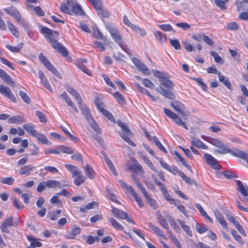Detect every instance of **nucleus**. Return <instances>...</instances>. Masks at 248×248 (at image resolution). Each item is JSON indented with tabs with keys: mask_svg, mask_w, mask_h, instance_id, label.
Masks as SVG:
<instances>
[{
	"mask_svg": "<svg viewBox=\"0 0 248 248\" xmlns=\"http://www.w3.org/2000/svg\"><path fill=\"white\" fill-rule=\"evenodd\" d=\"M41 32L44 34L54 49L58 51L63 57H68L69 53L66 47L57 41L59 37V33L57 31L44 27L42 28Z\"/></svg>",
	"mask_w": 248,
	"mask_h": 248,
	"instance_id": "1",
	"label": "nucleus"
},
{
	"mask_svg": "<svg viewBox=\"0 0 248 248\" xmlns=\"http://www.w3.org/2000/svg\"><path fill=\"white\" fill-rule=\"evenodd\" d=\"M79 108L81 109L82 114L85 116L86 120L87 121L88 123L92 128L93 129L96 133L101 134V130L99 127L98 124L92 117L89 109L84 104H82L81 103L79 104Z\"/></svg>",
	"mask_w": 248,
	"mask_h": 248,
	"instance_id": "2",
	"label": "nucleus"
},
{
	"mask_svg": "<svg viewBox=\"0 0 248 248\" xmlns=\"http://www.w3.org/2000/svg\"><path fill=\"white\" fill-rule=\"evenodd\" d=\"M65 167L72 173L73 177H77L74 181L76 186H79L85 182V177L82 175L81 172L78 170L77 166L66 164Z\"/></svg>",
	"mask_w": 248,
	"mask_h": 248,
	"instance_id": "3",
	"label": "nucleus"
},
{
	"mask_svg": "<svg viewBox=\"0 0 248 248\" xmlns=\"http://www.w3.org/2000/svg\"><path fill=\"white\" fill-rule=\"evenodd\" d=\"M207 141L211 144L217 147V149H215V151L217 153L226 154L231 152L229 147L218 139L209 138Z\"/></svg>",
	"mask_w": 248,
	"mask_h": 248,
	"instance_id": "4",
	"label": "nucleus"
},
{
	"mask_svg": "<svg viewBox=\"0 0 248 248\" xmlns=\"http://www.w3.org/2000/svg\"><path fill=\"white\" fill-rule=\"evenodd\" d=\"M154 76L158 78L161 84L168 89H171L173 87V82L169 79V75L164 72H161L158 70L153 71Z\"/></svg>",
	"mask_w": 248,
	"mask_h": 248,
	"instance_id": "5",
	"label": "nucleus"
},
{
	"mask_svg": "<svg viewBox=\"0 0 248 248\" xmlns=\"http://www.w3.org/2000/svg\"><path fill=\"white\" fill-rule=\"evenodd\" d=\"M118 125L121 127L122 130V132H120V136L125 142L128 143L130 145L132 146H135L136 145L133 142V141L130 139V137L132 136V133L129 129L128 127L122 122L118 121Z\"/></svg>",
	"mask_w": 248,
	"mask_h": 248,
	"instance_id": "6",
	"label": "nucleus"
},
{
	"mask_svg": "<svg viewBox=\"0 0 248 248\" xmlns=\"http://www.w3.org/2000/svg\"><path fill=\"white\" fill-rule=\"evenodd\" d=\"M38 58L40 62L44 64V66L47 70L50 71L54 75L59 78H62L61 75L59 73L58 70L54 67V66L51 63L50 61L43 53H40Z\"/></svg>",
	"mask_w": 248,
	"mask_h": 248,
	"instance_id": "7",
	"label": "nucleus"
},
{
	"mask_svg": "<svg viewBox=\"0 0 248 248\" xmlns=\"http://www.w3.org/2000/svg\"><path fill=\"white\" fill-rule=\"evenodd\" d=\"M118 182L120 183L121 186L124 189L128 192H129L130 194L132 195L135 200L137 202L139 206L140 207H141L143 206V204L142 203V201L141 199L138 196V194L133 188V187L131 186L128 185L127 184L124 183V182L121 180H118Z\"/></svg>",
	"mask_w": 248,
	"mask_h": 248,
	"instance_id": "8",
	"label": "nucleus"
},
{
	"mask_svg": "<svg viewBox=\"0 0 248 248\" xmlns=\"http://www.w3.org/2000/svg\"><path fill=\"white\" fill-rule=\"evenodd\" d=\"M236 184L238 186V189L242 194L240 200L243 202L248 204V187L240 181L237 180Z\"/></svg>",
	"mask_w": 248,
	"mask_h": 248,
	"instance_id": "9",
	"label": "nucleus"
},
{
	"mask_svg": "<svg viewBox=\"0 0 248 248\" xmlns=\"http://www.w3.org/2000/svg\"><path fill=\"white\" fill-rule=\"evenodd\" d=\"M112 213L113 215L118 218L125 219L129 223L132 224L134 223V221L128 217V215L126 212L120 210V209L113 207L112 209Z\"/></svg>",
	"mask_w": 248,
	"mask_h": 248,
	"instance_id": "10",
	"label": "nucleus"
},
{
	"mask_svg": "<svg viewBox=\"0 0 248 248\" xmlns=\"http://www.w3.org/2000/svg\"><path fill=\"white\" fill-rule=\"evenodd\" d=\"M0 93L2 95L10 99L12 101L16 102V97L8 87L1 85V87H0Z\"/></svg>",
	"mask_w": 248,
	"mask_h": 248,
	"instance_id": "11",
	"label": "nucleus"
},
{
	"mask_svg": "<svg viewBox=\"0 0 248 248\" xmlns=\"http://www.w3.org/2000/svg\"><path fill=\"white\" fill-rule=\"evenodd\" d=\"M132 61L137 68L143 73L147 75L150 74V71L149 70L146 65L139 59L136 58H133L132 59Z\"/></svg>",
	"mask_w": 248,
	"mask_h": 248,
	"instance_id": "12",
	"label": "nucleus"
},
{
	"mask_svg": "<svg viewBox=\"0 0 248 248\" xmlns=\"http://www.w3.org/2000/svg\"><path fill=\"white\" fill-rule=\"evenodd\" d=\"M93 8L101 18H108L109 16L110 13L108 10L103 8L102 2L98 3L97 5Z\"/></svg>",
	"mask_w": 248,
	"mask_h": 248,
	"instance_id": "13",
	"label": "nucleus"
},
{
	"mask_svg": "<svg viewBox=\"0 0 248 248\" xmlns=\"http://www.w3.org/2000/svg\"><path fill=\"white\" fill-rule=\"evenodd\" d=\"M0 78L4 82L11 87H15V82L12 78L5 71L1 69H0Z\"/></svg>",
	"mask_w": 248,
	"mask_h": 248,
	"instance_id": "14",
	"label": "nucleus"
},
{
	"mask_svg": "<svg viewBox=\"0 0 248 248\" xmlns=\"http://www.w3.org/2000/svg\"><path fill=\"white\" fill-rule=\"evenodd\" d=\"M4 11L8 15L13 16L16 22L22 17L19 11L15 7L11 6L8 8L4 9Z\"/></svg>",
	"mask_w": 248,
	"mask_h": 248,
	"instance_id": "15",
	"label": "nucleus"
},
{
	"mask_svg": "<svg viewBox=\"0 0 248 248\" xmlns=\"http://www.w3.org/2000/svg\"><path fill=\"white\" fill-rule=\"evenodd\" d=\"M204 158L206 163L212 166L214 169L216 170L219 169V166L217 163V159L212 155L208 154H205L204 155Z\"/></svg>",
	"mask_w": 248,
	"mask_h": 248,
	"instance_id": "16",
	"label": "nucleus"
},
{
	"mask_svg": "<svg viewBox=\"0 0 248 248\" xmlns=\"http://www.w3.org/2000/svg\"><path fill=\"white\" fill-rule=\"evenodd\" d=\"M67 4L69 7H71V12L76 14L82 15L83 11L81 7L78 4H75L73 0H67Z\"/></svg>",
	"mask_w": 248,
	"mask_h": 248,
	"instance_id": "17",
	"label": "nucleus"
},
{
	"mask_svg": "<svg viewBox=\"0 0 248 248\" xmlns=\"http://www.w3.org/2000/svg\"><path fill=\"white\" fill-rule=\"evenodd\" d=\"M170 105L178 113L181 114L182 115H185V106L184 104L178 101H174L171 102Z\"/></svg>",
	"mask_w": 248,
	"mask_h": 248,
	"instance_id": "18",
	"label": "nucleus"
},
{
	"mask_svg": "<svg viewBox=\"0 0 248 248\" xmlns=\"http://www.w3.org/2000/svg\"><path fill=\"white\" fill-rule=\"evenodd\" d=\"M191 144L192 146L191 147V149L192 150V151L195 154H197V152H196L193 149V145L196 146L197 147L202 148V149L206 150L208 149L207 146L205 145L202 141L196 138H192L191 139Z\"/></svg>",
	"mask_w": 248,
	"mask_h": 248,
	"instance_id": "19",
	"label": "nucleus"
},
{
	"mask_svg": "<svg viewBox=\"0 0 248 248\" xmlns=\"http://www.w3.org/2000/svg\"><path fill=\"white\" fill-rule=\"evenodd\" d=\"M156 91L160 94L164 95L165 97L170 99H173L175 97L174 94L170 90H165L161 86L155 89Z\"/></svg>",
	"mask_w": 248,
	"mask_h": 248,
	"instance_id": "20",
	"label": "nucleus"
},
{
	"mask_svg": "<svg viewBox=\"0 0 248 248\" xmlns=\"http://www.w3.org/2000/svg\"><path fill=\"white\" fill-rule=\"evenodd\" d=\"M215 216L218 221V222L220 224V225L227 231L229 230V227L228 224L225 220L223 216L219 211H216L214 213Z\"/></svg>",
	"mask_w": 248,
	"mask_h": 248,
	"instance_id": "21",
	"label": "nucleus"
},
{
	"mask_svg": "<svg viewBox=\"0 0 248 248\" xmlns=\"http://www.w3.org/2000/svg\"><path fill=\"white\" fill-rule=\"evenodd\" d=\"M34 169V167L31 165H26L21 167L18 170V173L20 175H29Z\"/></svg>",
	"mask_w": 248,
	"mask_h": 248,
	"instance_id": "22",
	"label": "nucleus"
},
{
	"mask_svg": "<svg viewBox=\"0 0 248 248\" xmlns=\"http://www.w3.org/2000/svg\"><path fill=\"white\" fill-rule=\"evenodd\" d=\"M129 169L135 171L136 172H140V174H143L145 173L142 167L137 160L134 161L133 164L130 165L129 166Z\"/></svg>",
	"mask_w": 248,
	"mask_h": 248,
	"instance_id": "23",
	"label": "nucleus"
},
{
	"mask_svg": "<svg viewBox=\"0 0 248 248\" xmlns=\"http://www.w3.org/2000/svg\"><path fill=\"white\" fill-rule=\"evenodd\" d=\"M229 220L232 223L236 228L238 230L239 232L243 236H246V232L245 231L243 227L239 224L238 221L233 217H231L229 219Z\"/></svg>",
	"mask_w": 248,
	"mask_h": 248,
	"instance_id": "24",
	"label": "nucleus"
},
{
	"mask_svg": "<svg viewBox=\"0 0 248 248\" xmlns=\"http://www.w3.org/2000/svg\"><path fill=\"white\" fill-rule=\"evenodd\" d=\"M46 187L51 188H55L57 187L61 188L62 186H67L66 185H62L61 183L59 181L52 179L46 181Z\"/></svg>",
	"mask_w": 248,
	"mask_h": 248,
	"instance_id": "25",
	"label": "nucleus"
},
{
	"mask_svg": "<svg viewBox=\"0 0 248 248\" xmlns=\"http://www.w3.org/2000/svg\"><path fill=\"white\" fill-rule=\"evenodd\" d=\"M81 232V229L78 227H74L71 230V231L68 232L65 235L67 239H74L77 235H78Z\"/></svg>",
	"mask_w": 248,
	"mask_h": 248,
	"instance_id": "26",
	"label": "nucleus"
},
{
	"mask_svg": "<svg viewBox=\"0 0 248 248\" xmlns=\"http://www.w3.org/2000/svg\"><path fill=\"white\" fill-rule=\"evenodd\" d=\"M218 77L219 81L223 83L227 89L229 90H232V87L231 82L229 81L227 77H225L221 73L218 74Z\"/></svg>",
	"mask_w": 248,
	"mask_h": 248,
	"instance_id": "27",
	"label": "nucleus"
},
{
	"mask_svg": "<svg viewBox=\"0 0 248 248\" xmlns=\"http://www.w3.org/2000/svg\"><path fill=\"white\" fill-rule=\"evenodd\" d=\"M66 90L69 93L74 96L78 103L80 104L82 102V99L78 92L71 86L67 87Z\"/></svg>",
	"mask_w": 248,
	"mask_h": 248,
	"instance_id": "28",
	"label": "nucleus"
},
{
	"mask_svg": "<svg viewBox=\"0 0 248 248\" xmlns=\"http://www.w3.org/2000/svg\"><path fill=\"white\" fill-rule=\"evenodd\" d=\"M25 122L26 121L23 117L19 115L13 116L8 120V123L9 124H21Z\"/></svg>",
	"mask_w": 248,
	"mask_h": 248,
	"instance_id": "29",
	"label": "nucleus"
},
{
	"mask_svg": "<svg viewBox=\"0 0 248 248\" xmlns=\"http://www.w3.org/2000/svg\"><path fill=\"white\" fill-rule=\"evenodd\" d=\"M109 32L113 39L116 43H119L121 41L122 38L119 34L118 31L115 28H110L109 29Z\"/></svg>",
	"mask_w": 248,
	"mask_h": 248,
	"instance_id": "30",
	"label": "nucleus"
},
{
	"mask_svg": "<svg viewBox=\"0 0 248 248\" xmlns=\"http://www.w3.org/2000/svg\"><path fill=\"white\" fill-rule=\"evenodd\" d=\"M233 156L241 158L245 160L248 159V154L238 149H235L230 152Z\"/></svg>",
	"mask_w": 248,
	"mask_h": 248,
	"instance_id": "31",
	"label": "nucleus"
},
{
	"mask_svg": "<svg viewBox=\"0 0 248 248\" xmlns=\"http://www.w3.org/2000/svg\"><path fill=\"white\" fill-rule=\"evenodd\" d=\"M114 97L116 100L117 102L121 105H124L126 104L125 98L123 95L119 92H116L113 94Z\"/></svg>",
	"mask_w": 248,
	"mask_h": 248,
	"instance_id": "32",
	"label": "nucleus"
},
{
	"mask_svg": "<svg viewBox=\"0 0 248 248\" xmlns=\"http://www.w3.org/2000/svg\"><path fill=\"white\" fill-rule=\"evenodd\" d=\"M108 221L111 224L112 226L117 230H120L124 231V227L120 224L113 218H108Z\"/></svg>",
	"mask_w": 248,
	"mask_h": 248,
	"instance_id": "33",
	"label": "nucleus"
},
{
	"mask_svg": "<svg viewBox=\"0 0 248 248\" xmlns=\"http://www.w3.org/2000/svg\"><path fill=\"white\" fill-rule=\"evenodd\" d=\"M33 137L36 138L38 140L40 141L43 144H48L49 143L45 135L39 133L38 132H36Z\"/></svg>",
	"mask_w": 248,
	"mask_h": 248,
	"instance_id": "34",
	"label": "nucleus"
},
{
	"mask_svg": "<svg viewBox=\"0 0 248 248\" xmlns=\"http://www.w3.org/2000/svg\"><path fill=\"white\" fill-rule=\"evenodd\" d=\"M7 23L8 29L10 30L13 35L16 38H18L19 36V33L17 31V28L9 21H7Z\"/></svg>",
	"mask_w": 248,
	"mask_h": 248,
	"instance_id": "35",
	"label": "nucleus"
},
{
	"mask_svg": "<svg viewBox=\"0 0 248 248\" xmlns=\"http://www.w3.org/2000/svg\"><path fill=\"white\" fill-rule=\"evenodd\" d=\"M84 171L86 175L90 179H93L94 178L95 172L90 165L87 164L86 165V166L84 167Z\"/></svg>",
	"mask_w": 248,
	"mask_h": 248,
	"instance_id": "36",
	"label": "nucleus"
},
{
	"mask_svg": "<svg viewBox=\"0 0 248 248\" xmlns=\"http://www.w3.org/2000/svg\"><path fill=\"white\" fill-rule=\"evenodd\" d=\"M23 128L26 131L31 134L32 136H34L37 132L34 128L32 124H26L23 125Z\"/></svg>",
	"mask_w": 248,
	"mask_h": 248,
	"instance_id": "37",
	"label": "nucleus"
},
{
	"mask_svg": "<svg viewBox=\"0 0 248 248\" xmlns=\"http://www.w3.org/2000/svg\"><path fill=\"white\" fill-rule=\"evenodd\" d=\"M27 239L31 242V245L34 247H40L42 246V243L37 239L31 235H27Z\"/></svg>",
	"mask_w": 248,
	"mask_h": 248,
	"instance_id": "38",
	"label": "nucleus"
},
{
	"mask_svg": "<svg viewBox=\"0 0 248 248\" xmlns=\"http://www.w3.org/2000/svg\"><path fill=\"white\" fill-rule=\"evenodd\" d=\"M149 227L152 231L154 232L158 235L163 237L165 238L166 235L163 233V232L160 230V229L156 227H155L154 224L152 223H149L148 224Z\"/></svg>",
	"mask_w": 248,
	"mask_h": 248,
	"instance_id": "39",
	"label": "nucleus"
},
{
	"mask_svg": "<svg viewBox=\"0 0 248 248\" xmlns=\"http://www.w3.org/2000/svg\"><path fill=\"white\" fill-rule=\"evenodd\" d=\"M17 22L22 26L27 31L29 32L31 31V27L28 22L22 17L17 21Z\"/></svg>",
	"mask_w": 248,
	"mask_h": 248,
	"instance_id": "40",
	"label": "nucleus"
},
{
	"mask_svg": "<svg viewBox=\"0 0 248 248\" xmlns=\"http://www.w3.org/2000/svg\"><path fill=\"white\" fill-rule=\"evenodd\" d=\"M60 97L62 98L66 102L67 104L73 108L75 105L74 103L70 100L67 93L64 92L60 95Z\"/></svg>",
	"mask_w": 248,
	"mask_h": 248,
	"instance_id": "41",
	"label": "nucleus"
},
{
	"mask_svg": "<svg viewBox=\"0 0 248 248\" xmlns=\"http://www.w3.org/2000/svg\"><path fill=\"white\" fill-rule=\"evenodd\" d=\"M62 130L63 131V132L73 141L75 142H78L79 141V139L74 136L72 135L67 130V129L64 126L61 125L60 126Z\"/></svg>",
	"mask_w": 248,
	"mask_h": 248,
	"instance_id": "42",
	"label": "nucleus"
},
{
	"mask_svg": "<svg viewBox=\"0 0 248 248\" xmlns=\"http://www.w3.org/2000/svg\"><path fill=\"white\" fill-rule=\"evenodd\" d=\"M154 35L156 37V39L161 43L165 42L167 41L166 36L164 34H163L161 31H155L154 32Z\"/></svg>",
	"mask_w": 248,
	"mask_h": 248,
	"instance_id": "43",
	"label": "nucleus"
},
{
	"mask_svg": "<svg viewBox=\"0 0 248 248\" xmlns=\"http://www.w3.org/2000/svg\"><path fill=\"white\" fill-rule=\"evenodd\" d=\"M144 196L146 199V202L148 204L155 209L157 207L156 201L151 198L148 193L147 195H144Z\"/></svg>",
	"mask_w": 248,
	"mask_h": 248,
	"instance_id": "44",
	"label": "nucleus"
},
{
	"mask_svg": "<svg viewBox=\"0 0 248 248\" xmlns=\"http://www.w3.org/2000/svg\"><path fill=\"white\" fill-rule=\"evenodd\" d=\"M23 46V43H20L17 46H13L11 45H7L6 47L13 52H18Z\"/></svg>",
	"mask_w": 248,
	"mask_h": 248,
	"instance_id": "45",
	"label": "nucleus"
},
{
	"mask_svg": "<svg viewBox=\"0 0 248 248\" xmlns=\"http://www.w3.org/2000/svg\"><path fill=\"white\" fill-rule=\"evenodd\" d=\"M197 208L199 209L201 215L208 220L210 222H213L212 219L207 214L206 212L204 210L202 206L200 204H197Z\"/></svg>",
	"mask_w": 248,
	"mask_h": 248,
	"instance_id": "46",
	"label": "nucleus"
},
{
	"mask_svg": "<svg viewBox=\"0 0 248 248\" xmlns=\"http://www.w3.org/2000/svg\"><path fill=\"white\" fill-rule=\"evenodd\" d=\"M105 161L109 168L111 172L116 176L117 175L118 173L116 172L115 168L113 165L112 162L108 159V158L106 156L105 158Z\"/></svg>",
	"mask_w": 248,
	"mask_h": 248,
	"instance_id": "47",
	"label": "nucleus"
},
{
	"mask_svg": "<svg viewBox=\"0 0 248 248\" xmlns=\"http://www.w3.org/2000/svg\"><path fill=\"white\" fill-rule=\"evenodd\" d=\"M62 213L61 210H57L51 212H49L48 214L50 219L52 220H55L58 219V216Z\"/></svg>",
	"mask_w": 248,
	"mask_h": 248,
	"instance_id": "48",
	"label": "nucleus"
},
{
	"mask_svg": "<svg viewBox=\"0 0 248 248\" xmlns=\"http://www.w3.org/2000/svg\"><path fill=\"white\" fill-rule=\"evenodd\" d=\"M153 140L154 142H155V144L156 146L162 152H163L165 153H167L168 152L167 150L164 148V147L162 145L161 142L159 141V140L156 137H154L153 138Z\"/></svg>",
	"mask_w": 248,
	"mask_h": 248,
	"instance_id": "49",
	"label": "nucleus"
},
{
	"mask_svg": "<svg viewBox=\"0 0 248 248\" xmlns=\"http://www.w3.org/2000/svg\"><path fill=\"white\" fill-rule=\"evenodd\" d=\"M71 7H69L68 6V5H67V3H64L62 2L61 4L60 10L62 12L70 15L71 13Z\"/></svg>",
	"mask_w": 248,
	"mask_h": 248,
	"instance_id": "50",
	"label": "nucleus"
},
{
	"mask_svg": "<svg viewBox=\"0 0 248 248\" xmlns=\"http://www.w3.org/2000/svg\"><path fill=\"white\" fill-rule=\"evenodd\" d=\"M158 219L160 225L162 227L167 230L169 229V224H168L166 220L162 216H160L158 217Z\"/></svg>",
	"mask_w": 248,
	"mask_h": 248,
	"instance_id": "51",
	"label": "nucleus"
},
{
	"mask_svg": "<svg viewBox=\"0 0 248 248\" xmlns=\"http://www.w3.org/2000/svg\"><path fill=\"white\" fill-rule=\"evenodd\" d=\"M155 157L159 161L160 165L162 166L163 168L168 170L171 173L172 172L173 169L171 168V167L169 165L164 162L161 158L158 157L157 156H155Z\"/></svg>",
	"mask_w": 248,
	"mask_h": 248,
	"instance_id": "52",
	"label": "nucleus"
},
{
	"mask_svg": "<svg viewBox=\"0 0 248 248\" xmlns=\"http://www.w3.org/2000/svg\"><path fill=\"white\" fill-rule=\"evenodd\" d=\"M173 155H175V158L176 161H180L184 166H186L185 158L177 151H174Z\"/></svg>",
	"mask_w": 248,
	"mask_h": 248,
	"instance_id": "53",
	"label": "nucleus"
},
{
	"mask_svg": "<svg viewBox=\"0 0 248 248\" xmlns=\"http://www.w3.org/2000/svg\"><path fill=\"white\" fill-rule=\"evenodd\" d=\"M210 55L214 58L215 61L218 63H223L221 57L215 51H210Z\"/></svg>",
	"mask_w": 248,
	"mask_h": 248,
	"instance_id": "54",
	"label": "nucleus"
},
{
	"mask_svg": "<svg viewBox=\"0 0 248 248\" xmlns=\"http://www.w3.org/2000/svg\"><path fill=\"white\" fill-rule=\"evenodd\" d=\"M195 227L197 232L200 234L203 233L208 230L207 227L205 225L201 226V225L197 223Z\"/></svg>",
	"mask_w": 248,
	"mask_h": 248,
	"instance_id": "55",
	"label": "nucleus"
},
{
	"mask_svg": "<svg viewBox=\"0 0 248 248\" xmlns=\"http://www.w3.org/2000/svg\"><path fill=\"white\" fill-rule=\"evenodd\" d=\"M15 179L11 177L3 178L0 181L1 183L8 185H12Z\"/></svg>",
	"mask_w": 248,
	"mask_h": 248,
	"instance_id": "56",
	"label": "nucleus"
},
{
	"mask_svg": "<svg viewBox=\"0 0 248 248\" xmlns=\"http://www.w3.org/2000/svg\"><path fill=\"white\" fill-rule=\"evenodd\" d=\"M19 94L21 98L25 103L27 104H30V98L26 93L22 91H20L19 92Z\"/></svg>",
	"mask_w": 248,
	"mask_h": 248,
	"instance_id": "57",
	"label": "nucleus"
},
{
	"mask_svg": "<svg viewBox=\"0 0 248 248\" xmlns=\"http://www.w3.org/2000/svg\"><path fill=\"white\" fill-rule=\"evenodd\" d=\"M194 80L197 82L198 84L201 88L204 91H206L207 90V86L206 84L202 81V79L201 78H195Z\"/></svg>",
	"mask_w": 248,
	"mask_h": 248,
	"instance_id": "58",
	"label": "nucleus"
},
{
	"mask_svg": "<svg viewBox=\"0 0 248 248\" xmlns=\"http://www.w3.org/2000/svg\"><path fill=\"white\" fill-rule=\"evenodd\" d=\"M164 197L165 200H167L170 204L177 205L176 201L174 199L169 193L164 194Z\"/></svg>",
	"mask_w": 248,
	"mask_h": 248,
	"instance_id": "59",
	"label": "nucleus"
},
{
	"mask_svg": "<svg viewBox=\"0 0 248 248\" xmlns=\"http://www.w3.org/2000/svg\"><path fill=\"white\" fill-rule=\"evenodd\" d=\"M77 66L81 71L85 73L88 75L91 76V71L82 63H78L77 64Z\"/></svg>",
	"mask_w": 248,
	"mask_h": 248,
	"instance_id": "60",
	"label": "nucleus"
},
{
	"mask_svg": "<svg viewBox=\"0 0 248 248\" xmlns=\"http://www.w3.org/2000/svg\"><path fill=\"white\" fill-rule=\"evenodd\" d=\"M107 196L111 201L114 202L116 203H119L118 201L116 200V197L115 195L110 190H107Z\"/></svg>",
	"mask_w": 248,
	"mask_h": 248,
	"instance_id": "61",
	"label": "nucleus"
},
{
	"mask_svg": "<svg viewBox=\"0 0 248 248\" xmlns=\"http://www.w3.org/2000/svg\"><path fill=\"white\" fill-rule=\"evenodd\" d=\"M46 187V181L40 182L37 186L36 190L38 192L41 193L45 190Z\"/></svg>",
	"mask_w": 248,
	"mask_h": 248,
	"instance_id": "62",
	"label": "nucleus"
},
{
	"mask_svg": "<svg viewBox=\"0 0 248 248\" xmlns=\"http://www.w3.org/2000/svg\"><path fill=\"white\" fill-rule=\"evenodd\" d=\"M158 27L163 31H173V28L170 24H162V25H159Z\"/></svg>",
	"mask_w": 248,
	"mask_h": 248,
	"instance_id": "63",
	"label": "nucleus"
},
{
	"mask_svg": "<svg viewBox=\"0 0 248 248\" xmlns=\"http://www.w3.org/2000/svg\"><path fill=\"white\" fill-rule=\"evenodd\" d=\"M170 45L175 49H180L181 48L180 43L177 39H170Z\"/></svg>",
	"mask_w": 248,
	"mask_h": 248,
	"instance_id": "64",
	"label": "nucleus"
}]
</instances>
